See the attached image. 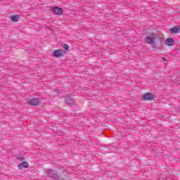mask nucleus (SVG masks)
Instances as JSON below:
<instances>
[{
    "instance_id": "11",
    "label": "nucleus",
    "mask_w": 180,
    "mask_h": 180,
    "mask_svg": "<svg viewBox=\"0 0 180 180\" xmlns=\"http://www.w3.org/2000/svg\"><path fill=\"white\" fill-rule=\"evenodd\" d=\"M65 103H67V105H72V98L68 97L65 99Z\"/></svg>"
},
{
    "instance_id": "8",
    "label": "nucleus",
    "mask_w": 180,
    "mask_h": 180,
    "mask_svg": "<svg viewBox=\"0 0 180 180\" xmlns=\"http://www.w3.org/2000/svg\"><path fill=\"white\" fill-rule=\"evenodd\" d=\"M29 163L27 162H22L20 165H18V169L22 170L23 168H28Z\"/></svg>"
},
{
    "instance_id": "13",
    "label": "nucleus",
    "mask_w": 180,
    "mask_h": 180,
    "mask_svg": "<svg viewBox=\"0 0 180 180\" xmlns=\"http://www.w3.org/2000/svg\"><path fill=\"white\" fill-rule=\"evenodd\" d=\"M63 48L65 49V50L70 51V46L64 44Z\"/></svg>"
},
{
    "instance_id": "7",
    "label": "nucleus",
    "mask_w": 180,
    "mask_h": 180,
    "mask_svg": "<svg viewBox=\"0 0 180 180\" xmlns=\"http://www.w3.org/2000/svg\"><path fill=\"white\" fill-rule=\"evenodd\" d=\"M53 13H55V15H63V9L60 7H54L53 9Z\"/></svg>"
},
{
    "instance_id": "9",
    "label": "nucleus",
    "mask_w": 180,
    "mask_h": 180,
    "mask_svg": "<svg viewBox=\"0 0 180 180\" xmlns=\"http://www.w3.org/2000/svg\"><path fill=\"white\" fill-rule=\"evenodd\" d=\"M170 32L172 34H178V33L180 32V29L176 27H174L170 30Z\"/></svg>"
},
{
    "instance_id": "2",
    "label": "nucleus",
    "mask_w": 180,
    "mask_h": 180,
    "mask_svg": "<svg viewBox=\"0 0 180 180\" xmlns=\"http://www.w3.org/2000/svg\"><path fill=\"white\" fill-rule=\"evenodd\" d=\"M158 39V35L155 33H153L151 36L146 37V41L148 44H153L155 43V40Z\"/></svg>"
},
{
    "instance_id": "1",
    "label": "nucleus",
    "mask_w": 180,
    "mask_h": 180,
    "mask_svg": "<svg viewBox=\"0 0 180 180\" xmlns=\"http://www.w3.org/2000/svg\"><path fill=\"white\" fill-rule=\"evenodd\" d=\"M46 174H47L48 176H49V178H51L52 179L64 180V179H61L60 177V174H57V172H56V171H54L53 169H47Z\"/></svg>"
},
{
    "instance_id": "6",
    "label": "nucleus",
    "mask_w": 180,
    "mask_h": 180,
    "mask_svg": "<svg viewBox=\"0 0 180 180\" xmlns=\"http://www.w3.org/2000/svg\"><path fill=\"white\" fill-rule=\"evenodd\" d=\"M165 44H166V46H168L169 47H171L175 44V41L172 38H167L165 41Z\"/></svg>"
},
{
    "instance_id": "5",
    "label": "nucleus",
    "mask_w": 180,
    "mask_h": 180,
    "mask_svg": "<svg viewBox=\"0 0 180 180\" xmlns=\"http://www.w3.org/2000/svg\"><path fill=\"white\" fill-rule=\"evenodd\" d=\"M143 99L144 101H154V95L151 93H147L143 96Z\"/></svg>"
},
{
    "instance_id": "3",
    "label": "nucleus",
    "mask_w": 180,
    "mask_h": 180,
    "mask_svg": "<svg viewBox=\"0 0 180 180\" xmlns=\"http://www.w3.org/2000/svg\"><path fill=\"white\" fill-rule=\"evenodd\" d=\"M64 53H65V51L63 49H56L53 51V56L55 58H60V57L64 56Z\"/></svg>"
},
{
    "instance_id": "4",
    "label": "nucleus",
    "mask_w": 180,
    "mask_h": 180,
    "mask_svg": "<svg viewBox=\"0 0 180 180\" xmlns=\"http://www.w3.org/2000/svg\"><path fill=\"white\" fill-rule=\"evenodd\" d=\"M29 103L32 106H39V105H41V101L38 98H34L29 101Z\"/></svg>"
},
{
    "instance_id": "12",
    "label": "nucleus",
    "mask_w": 180,
    "mask_h": 180,
    "mask_svg": "<svg viewBox=\"0 0 180 180\" xmlns=\"http://www.w3.org/2000/svg\"><path fill=\"white\" fill-rule=\"evenodd\" d=\"M17 160H19L20 161H23L25 160V156L23 155H19L17 156Z\"/></svg>"
},
{
    "instance_id": "10",
    "label": "nucleus",
    "mask_w": 180,
    "mask_h": 180,
    "mask_svg": "<svg viewBox=\"0 0 180 180\" xmlns=\"http://www.w3.org/2000/svg\"><path fill=\"white\" fill-rule=\"evenodd\" d=\"M20 18V17L19 16V15H11V19L13 22H18Z\"/></svg>"
}]
</instances>
